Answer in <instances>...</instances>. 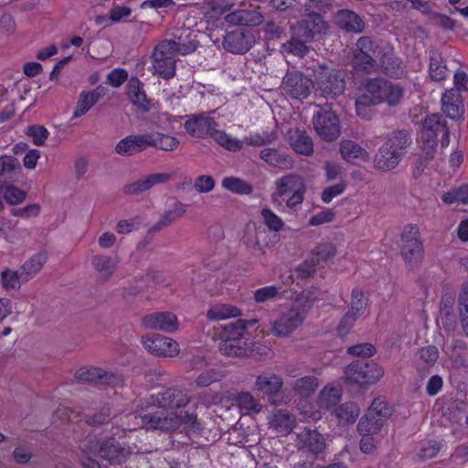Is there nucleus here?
Here are the masks:
<instances>
[{
    "label": "nucleus",
    "instance_id": "obj_16",
    "mask_svg": "<svg viewBox=\"0 0 468 468\" xmlns=\"http://www.w3.org/2000/svg\"><path fill=\"white\" fill-rule=\"evenodd\" d=\"M141 324L144 329L162 331L172 334L179 329L177 316L172 312H155L145 314L141 319Z\"/></svg>",
    "mask_w": 468,
    "mask_h": 468
},
{
    "label": "nucleus",
    "instance_id": "obj_31",
    "mask_svg": "<svg viewBox=\"0 0 468 468\" xmlns=\"http://www.w3.org/2000/svg\"><path fill=\"white\" fill-rule=\"evenodd\" d=\"M402 160V156L396 151L389 150L387 146H381L377 153L374 164L375 167L382 171L394 169Z\"/></svg>",
    "mask_w": 468,
    "mask_h": 468
},
{
    "label": "nucleus",
    "instance_id": "obj_62",
    "mask_svg": "<svg viewBox=\"0 0 468 468\" xmlns=\"http://www.w3.org/2000/svg\"><path fill=\"white\" fill-rule=\"evenodd\" d=\"M282 50L283 53L303 57L307 52V47L303 41L292 37V40L282 45Z\"/></svg>",
    "mask_w": 468,
    "mask_h": 468
},
{
    "label": "nucleus",
    "instance_id": "obj_57",
    "mask_svg": "<svg viewBox=\"0 0 468 468\" xmlns=\"http://www.w3.org/2000/svg\"><path fill=\"white\" fill-rule=\"evenodd\" d=\"M27 135L32 137L34 144L43 145L49 136V132L42 125L34 124L27 127Z\"/></svg>",
    "mask_w": 468,
    "mask_h": 468
},
{
    "label": "nucleus",
    "instance_id": "obj_23",
    "mask_svg": "<svg viewBox=\"0 0 468 468\" xmlns=\"http://www.w3.org/2000/svg\"><path fill=\"white\" fill-rule=\"evenodd\" d=\"M296 445L313 453L322 452L325 449V439L316 431L303 430L297 434Z\"/></svg>",
    "mask_w": 468,
    "mask_h": 468
},
{
    "label": "nucleus",
    "instance_id": "obj_46",
    "mask_svg": "<svg viewBox=\"0 0 468 468\" xmlns=\"http://www.w3.org/2000/svg\"><path fill=\"white\" fill-rule=\"evenodd\" d=\"M367 303L368 300L363 292L358 288H355L351 293L350 308L347 313L357 319L366 311Z\"/></svg>",
    "mask_w": 468,
    "mask_h": 468
},
{
    "label": "nucleus",
    "instance_id": "obj_47",
    "mask_svg": "<svg viewBox=\"0 0 468 468\" xmlns=\"http://www.w3.org/2000/svg\"><path fill=\"white\" fill-rule=\"evenodd\" d=\"M439 358V351L437 347L429 346L419 350L416 363L421 369H429L435 365Z\"/></svg>",
    "mask_w": 468,
    "mask_h": 468
},
{
    "label": "nucleus",
    "instance_id": "obj_38",
    "mask_svg": "<svg viewBox=\"0 0 468 468\" xmlns=\"http://www.w3.org/2000/svg\"><path fill=\"white\" fill-rule=\"evenodd\" d=\"M80 449L82 452L80 463L83 468H101L100 463L93 458L99 453V441L97 440L84 441Z\"/></svg>",
    "mask_w": 468,
    "mask_h": 468
},
{
    "label": "nucleus",
    "instance_id": "obj_19",
    "mask_svg": "<svg viewBox=\"0 0 468 468\" xmlns=\"http://www.w3.org/2000/svg\"><path fill=\"white\" fill-rule=\"evenodd\" d=\"M283 386L282 378L271 371L261 373L255 380L254 389L260 394L268 397V399L272 404H278L279 401L275 399L278 393L282 390Z\"/></svg>",
    "mask_w": 468,
    "mask_h": 468
},
{
    "label": "nucleus",
    "instance_id": "obj_32",
    "mask_svg": "<svg viewBox=\"0 0 468 468\" xmlns=\"http://www.w3.org/2000/svg\"><path fill=\"white\" fill-rule=\"evenodd\" d=\"M240 315V309L231 303H216L211 305L207 312V317L211 321H221Z\"/></svg>",
    "mask_w": 468,
    "mask_h": 468
},
{
    "label": "nucleus",
    "instance_id": "obj_17",
    "mask_svg": "<svg viewBox=\"0 0 468 468\" xmlns=\"http://www.w3.org/2000/svg\"><path fill=\"white\" fill-rule=\"evenodd\" d=\"M378 52L374 48L373 42L367 37H360L356 42V50L354 55V66L364 71L376 70Z\"/></svg>",
    "mask_w": 468,
    "mask_h": 468
},
{
    "label": "nucleus",
    "instance_id": "obj_5",
    "mask_svg": "<svg viewBox=\"0 0 468 468\" xmlns=\"http://www.w3.org/2000/svg\"><path fill=\"white\" fill-rule=\"evenodd\" d=\"M274 186L271 198L279 209L294 208L303 202L306 186L301 176L293 174L282 176L275 180Z\"/></svg>",
    "mask_w": 468,
    "mask_h": 468
},
{
    "label": "nucleus",
    "instance_id": "obj_54",
    "mask_svg": "<svg viewBox=\"0 0 468 468\" xmlns=\"http://www.w3.org/2000/svg\"><path fill=\"white\" fill-rule=\"evenodd\" d=\"M264 224L270 231L279 232L284 229V222L277 214L270 208H263L261 211Z\"/></svg>",
    "mask_w": 468,
    "mask_h": 468
},
{
    "label": "nucleus",
    "instance_id": "obj_48",
    "mask_svg": "<svg viewBox=\"0 0 468 468\" xmlns=\"http://www.w3.org/2000/svg\"><path fill=\"white\" fill-rule=\"evenodd\" d=\"M239 408L245 413H259L261 410V404L260 401L248 391L241 392L236 399Z\"/></svg>",
    "mask_w": 468,
    "mask_h": 468
},
{
    "label": "nucleus",
    "instance_id": "obj_41",
    "mask_svg": "<svg viewBox=\"0 0 468 468\" xmlns=\"http://www.w3.org/2000/svg\"><path fill=\"white\" fill-rule=\"evenodd\" d=\"M359 413V408L353 402L343 404L334 410V415L341 425L354 423Z\"/></svg>",
    "mask_w": 468,
    "mask_h": 468
},
{
    "label": "nucleus",
    "instance_id": "obj_15",
    "mask_svg": "<svg viewBox=\"0 0 468 468\" xmlns=\"http://www.w3.org/2000/svg\"><path fill=\"white\" fill-rule=\"evenodd\" d=\"M312 80L299 71H288L282 83V90L292 99L303 100L309 96Z\"/></svg>",
    "mask_w": 468,
    "mask_h": 468
},
{
    "label": "nucleus",
    "instance_id": "obj_56",
    "mask_svg": "<svg viewBox=\"0 0 468 468\" xmlns=\"http://www.w3.org/2000/svg\"><path fill=\"white\" fill-rule=\"evenodd\" d=\"M224 377L223 372L214 367L201 372L196 378V384L198 387H208L214 382L219 381Z\"/></svg>",
    "mask_w": 468,
    "mask_h": 468
},
{
    "label": "nucleus",
    "instance_id": "obj_55",
    "mask_svg": "<svg viewBox=\"0 0 468 468\" xmlns=\"http://www.w3.org/2000/svg\"><path fill=\"white\" fill-rule=\"evenodd\" d=\"M336 254V249L331 242H321L312 250V256L318 261H326Z\"/></svg>",
    "mask_w": 468,
    "mask_h": 468
},
{
    "label": "nucleus",
    "instance_id": "obj_45",
    "mask_svg": "<svg viewBox=\"0 0 468 468\" xmlns=\"http://www.w3.org/2000/svg\"><path fill=\"white\" fill-rule=\"evenodd\" d=\"M401 255L408 265H417L423 257L422 242L401 245Z\"/></svg>",
    "mask_w": 468,
    "mask_h": 468
},
{
    "label": "nucleus",
    "instance_id": "obj_30",
    "mask_svg": "<svg viewBox=\"0 0 468 468\" xmlns=\"http://www.w3.org/2000/svg\"><path fill=\"white\" fill-rule=\"evenodd\" d=\"M91 266L100 280L107 281L116 270L117 262L110 256L97 254L91 258Z\"/></svg>",
    "mask_w": 468,
    "mask_h": 468
},
{
    "label": "nucleus",
    "instance_id": "obj_61",
    "mask_svg": "<svg viewBox=\"0 0 468 468\" xmlns=\"http://www.w3.org/2000/svg\"><path fill=\"white\" fill-rule=\"evenodd\" d=\"M420 243V229L417 225L408 224L406 225L401 232V245L410 243Z\"/></svg>",
    "mask_w": 468,
    "mask_h": 468
},
{
    "label": "nucleus",
    "instance_id": "obj_2",
    "mask_svg": "<svg viewBox=\"0 0 468 468\" xmlns=\"http://www.w3.org/2000/svg\"><path fill=\"white\" fill-rule=\"evenodd\" d=\"M318 298L319 291L312 288L303 291L292 304L281 305L277 314L269 322L271 334L281 338L290 336L302 326Z\"/></svg>",
    "mask_w": 468,
    "mask_h": 468
},
{
    "label": "nucleus",
    "instance_id": "obj_26",
    "mask_svg": "<svg viewBox=\"0 0 468 468\" xmlns=\"http://www.w3.org/2000/svg\"><path fill=\"white\" fill-rule=\"evenodd\" d=\"M252 37L242 31L228 33L223 40L225 49L231 53H246L252 46Z\"/></svg>",
    "mask_w": 468,
    "mask_h": 468
},
{
    "label": "nucleus",
    "instance_id": "obj_11",
    "mask_svg": "<svg viewBox=\"0 0 468 468\" xmlns=\"http://www.w3.org/2000/svg\"><path fill=\"white\" fill-rule=\"evenodd\" d=\"M314 73L317 89L324 96L335 98L344 92L346 82L340 70L320 65Z\"/></svg>",
    "mask_w": 468,
    "mask_h": 468
},
{
    "label": "nucleus",
    "instance_id": "obj_3",
    "mask_svg": "<svg viewBox=\"0 0 468 468\" xmlns=\"http://www.w3.org/2000/svg\"><path fill=\"white\" fill-rule=\"evenodd\" d=\"M257 319H239L215 328L216 335L220 340L219 350L227 356H244L250 349L252 342L249 335V329H258Z\"/></svg>",
    "mask_w": 468,
    "mask_h": 468
},
{
    "label": "nucleus",
    "instance_id": "obj_10",
    "mask_svg": "<svg viewBox=\"0 0 468 468\" xmlns=\"http://www.w3.org/2000/svg\"><path fill=\"white\" fill-rule=\"evenodd\" d=\"M313 125L316 134L326 142L335 141L341 134L340 120L328 105L319 107L313 116Z\"/></svg>",
    "mask_w": 468,
    "mask_h": 468
},
{
    "label": "nucleus",
    "instance_id": "obj_50",
    "mask_svg": "<svg viewBox=\"0 0 468 468\" xmlns=\"http://www.w3.org/2000/svg\"><path fill=\"white\" fill-rule=\"evenodd\" d=\"M221 186L223 188L239 195H249L252 191L250 184L235 176L225 177L221 182Z\"/></svg>",
    "mask_w": 468,
    "mask_h": 468
},
{
    "label": "nucleus",
    "instance_id": "obj_1",
    "mask_svg": "<svg viewBox=\"0 0 468 468\" xmlns=\"http://www.w3.org/2000/svg\"><path fill=\"white\" fill-rule=\"evenodd\" d=\"M189 399L182 390L168 388L159 392L147 412L142 410L135 414L124 416L127 422H122L123 431L144 428L163 431L181 430L194 431L197 428V416L183 410Z\"/></svg>",
    "mask_w": 468,
    "mask_h": 468
},
{
    "label": "nucleus",
    "instance_id": "obj_44",
    "mask_svg": "<svg viewBox=\"0 0 468 468\" xmlns=\"http://www.w3.org/2000/svg\"><path fill=\"white\" fill-rule=\"evenodd\" d=\"M27 282V277H25L21 270L16 271L6 269L1 272L2 285L7 291L18 290L21 284Z\"/></svg>",
    "mask_w": 468,
    "mask_h": 468
},
{
    "label": "nucleus",
    "instance_id": "obj_4",
    "mask_svg": "<svg viewBox=\"0 0 468 468\" xmlns=\"http://www.w3.org/2000/svg\"><path fill=\"white\" fill-rule=\"evenodd\" d=\"M179 144V139L172 134L151 132L126 136L118 142L115 146V152L123 156L133 155L148 147H154L165 152H172L176 150Z\"/></svg>",
    "mask_w": 468,
    "mask_h": 468
},
{
    "label": "nucleus",
    "instance_id": "obj_37",
    "mask_svg": "<svg viewBox=\"0 0 468 468\" xmlns=\"http://www.w3.org/2000/svg\"><path fill=\"white\" fill-rule=\"evenodd\" d=\"M382 87L384 90L381 93V103H387L389 106L398 105L404 95L403 88L387 80H382Z\"/></svg>",
    "mask_w": 468,
    "mask_h": 468
},
{
    "label": "nucleus",
    "instance_id": "obj_35",
    "mask_svg": "<svg viewBox=\"0 0 468 468\" xmlns=\"http://www.w3.org/2000/svg\"><path fill=\"white\" fill-rule=\"evenodd\" d=\"M289 140L291 146L299 154L309 155L314 152L312 139L303 131H291Z\"/></svg>",
    "mask_w": 468,
    "mask_h": 468
},
{
    "label": "nucleus",
    "instance_id": "obj_49",
    "mask_svg": "<svg viewBox=\"0 0 468 468\" xmlns=\"http://www.w3.org/2000/svg\"><path fill=\"white\" fill-rule=\"evenodd\" d=\"M0 195H2L4 199L11 205L22 203L27 197L24 190L7 183L0 184Z\"/></svg>",
    "mask_w": 468,
    "mask_h": 468
},
{
    "label": "nucleus",
    "instance_id": "obj_43",
    "mask_svg": "<svg viewBox=\"0 0 468 468\" xmlns=\"http://www.w3.org/2000/svg\"><path fill=\"white\" fill-rule=\"evenodd\" d=\"M186 212V205L176 202L160 218V220L154 227L155 229L159 230L162 228L167 227L174 223L175 221L181 218Z\"/></svg>",
    "mask_w": 468,
    "mask_h": 468
},
{
    "label": "nucleus",
    "instance_id": "obj_60",
    "mask_svg": "<svg viewBox=\"0 0 468 468\" xmlns=\"http://www.w3.org/2000/svg\"><path fill=\"white\" fill-rule=\"evenodd\" d=\"M318 387V379L314 377H304L296 380L294 388L300 394L313 393Z\"/></svg>",
    "mask_w": 468,
    "mask_h": 468
},
{
    "label": "nucleus",
    "instance_id": "obj_20",
    "mask_svg": "<svg viewBox=\"0 0 468 468\" xmlns=\"http://www.w3.org/2000/svg\"><path fill=\"white\" fill-rule=\"evenodd\" d=\"M294 36L306 39L314 37L326 29L325 22L319 14H307L296 27H292Z\"/></svg>",
    "mask_w": 468,
    "mask_h": 468
},
{
    "label": "nucleus",
    "instance_id": "obj_64",
    "mask_svg": "<svg viewBox=\"0 0 468 468\" xmlns=\"http://www.w3.org/2000/svg\"><path fill=\"white\" fill-rule=\"evenodd\" d=\"M318 265L319 262L313 257L299 264L296 268V272L302 278H309L317 271Z\"/></svg>",
    "mask_w": 468,
    "mask_h": 468
},
{
    "label": "nucleus",
    "instance_id": "obj_52",
    "mask_svg": "<svg viewBox=\"0 0 468 468\" xmlns=\"http://www.w3.org/2000/svg\"><path fill=\"white\" fill-rule=\"evenodd\" d=\"M19 170V162L16 158L6 155L0 157V182L13 179Z\"/></svg>",
    "mask_w": 468,
    "mask_h": 468
},
{
    "label": "nucleus",
    "instance_id": "obj_51",
    "mask_svg": "<svg viewBox=\"0 0 468 468\" xmlns=\"http://www.w3.org/2000/svg\"><path fill=\"white\" fill-rule=\"evenodd\" d=\"M212 138L222 147L229 151H238L242 148L243 142L232 137L224 131L216 130L211 133Z\"/></svg>",
    "mask_w": 468,
    "mask_h": 468
},
{
    "label": "nucleus",
    "instance_id": "obj_13",
    "mask_svg": "<svg viewBox=\"0 0 468 468\" xmlns=\"http://www.w3.org/2000/svg\"><path fill=\"white\" fill-rule=\"evenodd\" d=\"M392 414L388 402L381 398H377L367 410L366 416L358 423L359 432L377 433L384 421Z\"/></svg>",
    "mask_w": 468,
    "mask_h": 468
},
{
    "label": "nucleus",
    "instance_id": "obj_59",
    "mask_svg": "<svg viewBox=\"0 0 468 468\" xmlns=\"http://www.w3.org/2000/svg\"><path fill=\"white\" fill-rule=\"evenodd\" d=\"M439 451L440 445L436 441H427L420 446L416 456L421 461H426L435 457Z\"/></svg>",
    "mask_w": 468,
    "mask_h": 468
},
{
    "label": "nucleus",
    "instance_id": "obj_9",
    "mask_svg": "<svg viewBox=\"0 0 468 468\" xmlns=\"http://www.w3.org/2000/svg\"><path fill=\"white\" fill-rule=\"evenodd\" d=\"M174 44L165 39L158 43L154 48L149 69L153 75L165 80L172 79L176 74V54Z\"/></svg>",
    "mask_w": 468,
    "mask_h": 468
},
{
    "label": "nucleus",
    "instance_id": "obj_18",
    "mask_svg": "<svg viewBox=\"0 0 468 468\" xmlns=\"http://www.w3.org/2000/svg\"><path fill=\"white\" fill-rule=\"evenodd\" d=\"M258 1L249 4L248 7H244L225 16L224 19L230 26H249L254 27L263 22V16L260 12Z\"/></svg>",
    "mask_w": 468,
    "mask_h": 468
},
{
    "label": "nucleus",
    "instance_id": "obj_53",
    "mask_svg": "<svg viewBox=\"0 0 468 468\" xmlns=\"http://www.w3.org/2000/svg\"><path fill=\"white\" fill-rule=\"evenodd\" d=\"M429 71L431 80L435 81L444 80L449 74V70L440 55H433L431 57Z\"/></svg>",
    "mask_w": 468,
    "mask_h": 468
},
{
    "label": "nucleus",
    "instance_id": "obj_21",
    "mask_svg": "<svg viewBox=\"0 0 468 468\" xmlns=\"http://www.w3.org/2000/svg\"><path fill=\"white\" fill-rule=\"evenodd\" d=\"M441 109L448 118L453 121L463 120L465 111L462 94L454 89L447 90L441 97Z\"/></svg>",
    "mask_w": 468,
    "mask_h": 468
},
{
    "label": "nucleus",
    "instance_id": "obj_7",
    "mask_svg": "<svg viewBox=\"0 0 468 468\" xmlns=\"http://www.w3.org/2000/svg\"><path fill=\"white\" fill-rule=\"evenodd\" d=\"M384 376V369L376 363L356 361L345 370V383L352 388H367L377 383Z\"/></svg>",
    "mask_w": 468,
    "mask_h": 468
},
{
    "label": "nucleus",
    "instance_id": "obj_25",
    "mask_svg": "<svg viewBox=\"0 0 468 468\" xmlns=\"http://www.w3.org/2000/svg\"><path fill=\"white\" fill-rule=\"evenodd\" d=\"M339 152L342 158L347 163L360 164L369 159L367 151L352 140H342L339 144Z\"/></svg>",
    "mask_w": 468,
    "mask_h": 468
},
{
    "label": "nucleus",
    "instance_id": "obj_24",
    "mask_svg": "<svg viewBox=\"0 0 468 468\" xmlns=\"http://www.w3.org/2000/svg\"><path fill=\"white\" fill-rule=\"evenodd\" d=\"M99 453L112 464H120L129 455V450L122 447L114 439H109L101 443L99 442Z\"/></svg>",
    "mask_w": 468,
    "mask_h": 468
},
{
    "label": "nucleus",
    "instance_id": "obj_34",
    "mask_svg": "<svg viewBox=\"0 0 468 468\" xmlns=\"http://www.w3.org/2000/svg\"><path fill=\"white\" fill-rule=\"evenodd\" d=\"M411 144V138L404 131H396L388 136L382 146H387L391 151L399 153L402 157Z\"/></svg>",
    "mask_w": 468,
    "mask_h": 468
},
{
    "label": "nucleus",
    "instance_id": "obj_27",
    "mask_svg": "<svg viewBox=\"0 0 468 468\" xmlns=\"http://www.w3.org/2000/svg\"><path fill=\"white\" fill-rule=\"evenodd\" d=\"M76 378L83 381H100L103 384L113 385L119 378L112 372L101 367H83L76 372Z\"/></svg>",
    "mask_w": 468,
    "mask_h": 468
},
{
    "label": "nucleus",
    "instance_id": "obj_12",
    "mask_svg": "<svg viewBox=\"0 0 468 468\" xmlns=\"http://www.w3.org/2000/svg\"><path fill=\"white\" fill-rule=\"evenodd\" d=\"M144 348L153 356L165 358H174L180 354V346L172 337L152 333L141 337Z\"/></svg>",
    "mask_w": 468,
    "mask_h": 468
},
{
    "label": "nucleus",
    "instance_id": "obj_36",
    "mask_svg": "<svg viewBox=\"0 0 468 468\" xmlns=\"http://www.w3.org/2000/svg\"><path fill=\"white\" fill-rule=\"evenodd\" d=\"M270 428L281 434H288L294 426V419L286 411L279 410L269 420Z\"/></svg>",
    "mask_w": 468,
    "mask_h": 468
},
{
    "label": "nucleus",
    "instance_id": "obj_63",
    "mask_svg": "<svg viewBox=\"0 0 468 468\" xmlns=\"http://www.w3.org/2000/svg\"><path fill=\"white\" fill-rule=\"evenodd\" d=\"M346 188V183L339 181L334 186L325 187L321 195V198L324 203H330L335 197L343 194Z\"/></svg>",
    "mask_w": 468,
    "mask_h": 468
},
{
    "label": "nucleus",
    "instance_id": "obj_22",
    "mask_svg": "<svg viewBox=\"0 0 468 468\" xmlns=\"http://www.w3.org/2000/svg\"><path fill=\"white\" fill-rule=\"evenodd\" d=\"M217 126L213 118L207 115H193L185 122V129L195 137H204L213 133Z\"/></svg>",
    "mask_w": 468,
    "mask_h": 468
},
{
    "label": "nucleus",
    "instance_id": "obj_58",
    "mask_svg": "<svg viewBox=\"0 0 468 468\" xmlns=\"http://www.w3.org/2000/svg\"><path fill=\"white\" fill-rule=\"evenodd\" d=\"M280 290L281 288L274 285L261 287L254 292V300L258 303L273 300L277 297Z\"/></svg>",
    "mask_w": 468,
    "mask_h": 468
},
{
    "label": "nucleus",
    "instance_id": "obj_29",
    "mask_svg": "<svg viewBox=\"0 0 468 468\" xmlns=\"http://www.w3.org/2000/svg\"><path fill=\"white\" fill-rule=\"evenodd\" d=\"M174 44L176 55H187L194 52L197 47V33L189 29L184 30L176 39H168Z\"/></svg>",
    "mask_w": 468,
    "mask_h": 468
},
{
    "label": "nucleus",
    "instance_id": "obj_40",
    "mask_svg": "<svg viewBox=\"0 0 468 468\" xmlns=\"http://www.w3.org/2000/svg\"><path fill=\"white\" fill-rule=\"evenodd\" d=\"M261 158L264 160L266 163L282 168L287 169L292 167V160L287 157V155L282 152H279L275 149L266 148L261 151Z\"/></svg>",
    "mask_w": 468,
    "mask_h": 468
},
{
    "label": "nucleus",
    "instance_id": "obj_28",
    "mask_svg": "<svg viewBox=\"0 0 468 468\" xmlns=\"http://www.w3.org/2000/svg\"><path fill=\"white\" fill-rule=\"evenodd\" d=\"M335 24L342 29L354 33H360L364 28L361 17L353 11L340 10L335 15Z\"/></svg>",
    "mask_w": 468,
    "mask_h": 468
},
{
    "label": "nucleus",
    "instance_id": "obj_39",
    "mask_svg": "<svg viewBox=\"0 0 468 468\" xmlns=\"http://www.w3.org/2000/svg\"><path fill=\"white\" fill-rule=\"evenodd\" d=\"M177 123H179V118L168 112H158L151 117V124L156 129L155 132L165 134H170L169 133L176 129Z\"/></svg>",
    "mask_w": 468,
    "mask_h": 468
},
{
    "label": "nucleus",
    "instance_id": "obj_14",
    "mask_svg": "<svg viewBox=\"0 0 468 468\" xmlns=\"http://www.w3.org/2000/svg\"><path fill=\"white\" fill-rule=\"evenodd\" d=\"M341 390L340 388L333 386H326L320 393L319 396V410L313 409L309 401L304 399L299 403V410L301 414L309 420L321 419V410H330L340 400Z\"/></svg>",
    "mask_w": 468,
    "mask_h": 468
},
{
    "label": "nucleus",
    "instance_id": "obj_33",
    "mask_svg": "<svg viewBox=\"0 0 468 468\" xmlns=\"http://www.w3.org/2000/svg\"><path fill=\"white\" fill-rule=\"evenodd\" d=\"M101 96V93L99 89L81 91L73 112V118H79L86 114L97 103Z\"/></svg>",
    "mask_w": 468,
    "mask_h": 468
},
{
    "label": "nucleus",
    "instance_id": "obj_42",
    "mask_svg": "<svg viewBox=\"0 0 468 468\" xmlns=\"http://www.w3.org/2000/svg\"><path fill=\"white\" fill-rule=\"evenodd\" d=\"M47 261L48 254L46 252H38L23 264L21 271L27 277V280L29 281L40 271Z\"/></svg>",
    "mask_w": 468,
    "mask_h": 468
},
{
    "label": "nucleus",
    "instance_id": "obj_8",
    "mask_svg": "<svg viewBox=\"0 0 468 468\" xmlns=\"http://www.w3.org/2000/svg\"><path fill=\"white\" fill-rule=\"evenodd\" d=\"M383 79H370L363 82L357 90L356 99V114L365 120H369L373 116L371 106L381 104V93Z\"/></svg>",
    "mask_w": 468,
    "mask_h": 468
},
{
    "label": "nucleus",
    "instance_id": "obj_6",
    "mask_svg": "<svg viewBox=\"0 0 468 468\" xmlns=\"http://www.w3.org/2000/svg\"><path fill=\"white\" fill-rule=\"evenodd\" d=\"M441 133V147H447L450 143L449 131L446 122L439 114L428 115L421 122L420 140L426 159L433 156L438 143V135Z\"/></svg>",
    "mask_w": 468,
    "mask_h": 468
}]
</instances>
